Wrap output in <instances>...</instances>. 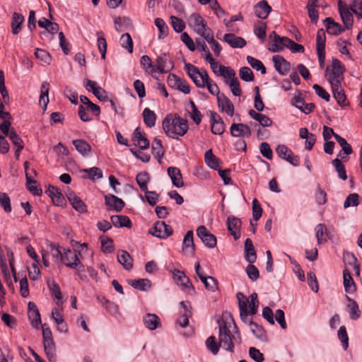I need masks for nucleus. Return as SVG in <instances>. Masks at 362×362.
Returning <instances> with one entry per match:
<instances>
[{
    "label": "nucleus",
    "mask_w": 362,
    "mask_h": 362,
    "mask_svg": "<svg viewBox=\"0 0 362 362\" xmlns=\"http://www.w3.org/2000/svg\"><path fill=\"white\" fill-rule=\"evenodd\" d=\"M151 151L156 158L160 162L161 158L165 153V149L162 145L161 140L155 138L151 146Z\"/></svg>",
    "instance_id": "e433bc0d"
},
{
    "label": "nucleus",
    "mask_w": 362,
    "mask_h": 362,
    "mask_svg": "<svg viewBox=\"0 0 362 362\" xmlns=\"http://www.w3.org/2000/svg\"><path fill=\"white\" fill-rule=\"evenodd\" d=\"M189 105L192 108V111L189 112L190 117L195 124H199L202 119V115L199 111L195 103L192 100H189Z\"/></svg>",
    "instance_id": "3c124183"
},
{
    "label": "nucleus",
    "mask_w": 362,
    "mask_h": 362,
    "mask_svg": "<svg viewBox=\"0 0 362 362\" xmlns=\"http://www.w3.org/2000/svg\"><path fill=\"white\" fill-rule=\"evenodd\" d=\"M66 196L76 211L81 214L87 212L86 205L73 191L67 192Z\"/></svg>",
    "instance_id": "9b49d317"
},
{
    "label": "nucleus",
    "mask_w": 362,
    "mask_h": 362,
    "mask_svg": "<svg viewBox=\"0 0 362 362\" xmlns=\"http://www.w3.org/2000/svg\"><path fill=\"white\" fill-rule=\"evenodd\" d=\"M281 40H273L272 46L269 47V50L272 52H279L284 49L285 47L288 48V43L284 40H290L287 37H281Z\"/></svg>",
    "instance_id": "79ce46f5"
},
{
    "label": "nucleus",
    "mask_w": 362,
    "mask_h": 362,
    "mask_svg": "<svg viewBox=\"0 0 362 362\" xmlns=\"http://www.w3.org/2000/svg\"><path fill=\"white\" fill-rule=\"evenodd\" d=\"M340 156H341V152L337 155V158L334 159L332 163L338 173L339 177L342 180H346L347 179L346 172L341 160L339 159Z\"/></svg>",
    "instance_id": "4c0bfd02"
},
{
    "label": "nucleus",
    "mask_w": 362,
    "mask_h": 362,
    "mask_svg": "<svg viewBox=\"0 0 362 362\" xmlns=\"http://www.w3.org/2000/svg\"><path fill=\"white\" fill-rule=\"evenodd\" d=\"M174 281L177 285L182 286V289H187V293L193 295L195 293V289L189 279L185 275L184 272L178 269H175L173 272Z\"/></svg>",
    "instance_id": "6e6552de"
},
{
    "label": "nucleus",
    "mask_w": 362,
    "mask_h": 362,
    "mask_svg": "<svg viewBox=\"0 0 362 362\" xmlns=\"http://www.w3.org/2000/svg\"><path fill=\"white\" fill-rule=\"evenodd\" d=\"M195 245L193 240V231L188 230L185 234L182 243V252L185 255H194Z\"/></svg>",
    "instance_id": "aec40b11"
},
{
    "label": "nucleus",
    "mask_w": 362,
    "mask_h": 362,
    "mask_svg": "<svg viewBox=\"0 0 362 362\" xmlns=\"http://www.w3.org/2000/svg\"><path fill=\"white\" fill-rule=\"evenodd\" d=\"M205 162L207 165L214 170H218L220 159L213 154L212 150H208L204 155Z\"/></svg>",
    "instance_id": "c9c22d12"
},
{
    "label": "nucleus",
    "mask_w": 362,
    "mask_h": 362,
    "mask_svg": "<svg viewBox=\"0 0 362 362\" xmlns=\"http://www.w3.org/2000/svg\"><path fill=\"white\" fill-rule=\"evenodd\" d=\"M144 122L148 127H153L155 126L156 115L153 111L149 108H145L143 111Z\"/></svg>",
    "instance_id": "c03bdc74"
},
{
    "label": "nucleus",
    "mask_w": 362,
    "mask_h": 362,
    "mask_svg": "<svg viewBox=\"0 0 362 362\" xmlns=\"http://www.w3.org/2000/svg\"><path fill=\"white\" fill-rule=\"evenodd\" d=\"M136 182L142 191H146L147 184L150 180L148 173L146 172H142L139 173L136 177Z\"/></svg>",
    "instance_id": "de8ad7c7"
},
{
    "label": "nucleus",
    "mask_w": 362,
    "mask_h": 362,
    "mask_svg": "<svg viewBox=\"0 0 362 362\" xmlns=\"http://www.w3.org/2000/svg\"><path fill=\"white\" fill-rule=\"evenodd\" d=\"M24 21V16L18 13H13L11 21L12 33L18 34L21 30V25Z\"/></svg>",
    "instance_id": "58836bf2"
},
{
    "label": "nucleus",
    "mask_w": 362,
    "mask_h": 362,
    "mask_svg": "<svg viewBox=\"0 0 362 362\" xmlns=\"http://www.w3.org/2000/svg\"><path fill=\"white\" fill-rule=\"evenodd\" d=\"M101 249L103 252L111 253L114 251L113 240L108 237H100Z\"/></svg>",
    "instance_id": "5fc2aeb1"
},
{
    "label": "nucleus",
    "mask_w": 362,
    "mask_h": 362,
    "mask_svg": "<svg viewBox=\"0 0 362 362\" xmlns=\"http://www.w3.org/2000/svg\"><path fill=\"white\" fill-rule=\"evenodd\" d=\"M76 151L83 156H87L91 152L90 145L84 139H76L73 141Z\"/></svg>",
    "instance_id": "f704fd0d"
},
{
    "label": "nucleus",
    "mask_w": 362,
    "mask_h": 362,
    "mask_svg": "<svg viewBox=\"0 0 362 362\" xmlns=\"http://www.w3.org/2000/svg\"><path fill=\"white\" fill-rule=\"evenodd\" d=\"M0 205L6 213L11 211V199L8 195L4 192H0Z\"/></svg>",
    "instance_id": "e2e57ef3"
},
{
    "label": "nucleus",
    "mask_w": 362,
    "mask_h": 362,
    "mask_svg": "<svg viewBox=\"0 0 362 362\" xmlns=\"http://www.w3.org/2000/svg\"><path fill=\"white\" fill-rule=\"evenodd\" d=\"M144 324L150 330H155L161 326L159 317L156 314L147 313L143 318Z\"/></svg>",
    "instance_id": "2f4dec72"
},
{
    "label": "nucleus",
    "mask_w": 362,
    "mask_h": 362,
    "mask_svg": "<svg viewBox=\"0 0 362 362\" xmlns=\"http://www.w3.org/2000/svg\"><path fill=\"white\" fill-rule=\"evenodd\" d=\"M334 139L341 148V151L346 155H350L353 153V149L346 140L339 135H334Z\"/></svg>",
    "instance_id": "09e8293b"
},
{
    "label": "nucleus",
    "mask_w": 362,
    "mask_h": 362,
    "mask_svg": "<svg viewBox=\"0 0 362 362\" xmlns=\"http://www.w3.org/2000/svg\"><path fill=\"white\" fill-rule=\"evenodd\" d=\"M168 174L170 177L174 186L182 187L184 186L182 176L180 170L176 167H169L168 168Z\"/></svg>",
    "instance_id": "c85d7f7f"
},
{
    "label": "nucleus",
    "mask_w": 362,
    "mask_h": 362,
    "mask_svg": "<svg viewBox=\"0 0 362 362\" xmlns=\"http://www.w3.org/2000/svg\"><path fill=\"white\" fill-rule=\"evenodd\" d=\"M226 83L229 86L232 93L235 96H240L242 93L240 85L237 77L230 81H226Z\"/></svg>",
    "instance_id": "0e129e2a"
},
{
    "label": "nucleus",
    "mask_w": 362,
    "mask_h": 362,
    "mask_svg": "<svg viewBox=\"0 0 362 362\" xmlns=\"http://www.w3.org/2000/svg\"><path fill=\"white\" fill-rule=\"evenodd\" d=\"M218 76H223L226 79V81H230L236 78L235 71L230 66H225L223 65L220 66Z\"/></svg>",
    "instance_id": "49530a36"
},
{
    "label": "nucleus",
    "mask_w": 362,
    "mask_h": 362,
    "mask_svg": "<svg viewBox=\"0 0 362 362\" xmlns=\"http://www.w3.org/2000/svg\"><path fill=\"white\" fill-rule=\"evenodd\" d=\"M141 65L143 66L145 71L153 74L156 71L155 67L152 64V61L148 55H144L141 57Z\"/></svg>",
    "instance_id": "603ef678"
},
{
    "label": "nucleus",
    "mask_w": 362,
    "mask_h": 362,
    "mask_svg": "<svg viewBox=\"0 0 362 362\" xmlns=\"http://www.w3.org/2000/svg\"><path fill=\"white\" fill-rule=\"evenodd\" d=\"M199 279L204 284L205 288L209 291L214 292L218 289V281L213 276L199 275Z\"/></svg>",
    "instance_id": "ea45409f"
},
{
    "label": "nucleus",
    "mask_w": 362,
    "mask_h": 362,
    "mask_svg": "<svg viewBox=\"0 0 362 362\" xmlns=\"http://www.w3.org/2000/svg\"><path fill=\"white\" fill-rule=\"evenodd\" d=\"M206 346L207 349L214 355L217 354L221 346L219 343L218 344L214 336L209 337L206 341Z\"/></svg>",
    "instance_id": "4d7b16f0"
},
{
    "label": "nucleus",
    "mask_w": 362,
    "mask_h": 362,
    "mask_svg": "<svg viewBox=\"0 0 362 362\" xmlns=\"http://www.w3.org/2000/svg\"><path fill=\"white\" fill-rule=\"evenodd\" d=\"M239 74L241 79L246 82L253 81L255 79L252 71L247 66L242 67Z\"/></svg>",
    "instance_id": "bf43d9fd"
},
{
    "label": "nucleus",
    "mask_w": 362,
    "mask_h": 362,
    "mask_svg": "<svg viewBox=\"0 0 362 362\" xmlns=\"http://www.w3.org/2000/svg\"><path fill=\"white\" fill-rule=\"evenodd\" d=\"M230 130L231 135L236 137H250L252 134L250 127L247 124L243 123H233Z\"/></svg>",
    "instance_id": "f3484780"
},
{
    "label": "nucleus",
    "mask_w": 362,
    "mask_h": 362,
    "mask_svg": "<svg viewBox=\"0 0 362 362\" xmlns=\"http://www.w3.org/2000/svg\"><path fill=\"white\" fill-rule=\"evenodd\" d=\"M117 261L127 270H130L133 267V258L125 250H120L117 253Z\"/></svg>",
    "instance_id": "7c9ffc66"
},
{
    "label": "nucleus",
    "mask_w": 362,
    "mask_h": 362,
    "mask_svg": "<svg viewBox=\"0 0 362 362\" xmlns=\"http://www.w3.org/2000/svg\"><path fill=\"white\" fill-rule=\"evenodd\" d=\"M155 24L159 30V38H164L168 35V27L165 22L162 18H156L155 20Z\"/></svg>",
    "instance_id": "13d9d810"
},
{
    "label": "nucleus",
    "mask_w": 362,
    "mask_h": 362,
    "mask_svg": "<svg viewBox=\"0 0 362 362\" xmlns=\"http://www.w3.org/2000/svg\"><path fill=\"white\" fill-rule=\"evenodd\" d=\"M223 40L233 48H243L246 45V41L243 37L233 33L225 34Z\"/></svg>",
    "instance_id": "bb28decb"
},
{
    "label": "nucleus",
    "mask_w": 362,
    "mask_h": 362,
    "mask_svg": "<svg viewBox=\"0 0 362 362\" xmlns=\"http://www.w3.org/2000/svg\"><path fill=\"white\" fill-rule=\"evenodd\" d=\"M324 23L325 24L327 32L329 34L338 35L344 31V28L339 23L334 22V21L330 17L326 18L324 20Z\"/></svg>",
    "instance_id": "a878e982"
},
{
    "label": "nucleus",
    "mask_w": 362,
    "mask_h": 362,
    "mask_svg": "<svg viewBox=\"0 0 362 362\" xmlns=\"http://www.w3.org/2000/svg\"><path fill=\"white\" fill-rule=\"evenodd\" d=\"M132 141L141 149H146L150 146V142L148 139L141 133L140 128L137 127L134 131L132 135Z\"/></svg>",
    "instance_id": "393cba45"
},
{
    "label": "nucleus",
    "mask_w": 362,
    "mask_h": 362,
    "mask_svg": "<svg viewBox=\"0 0 362 362\" xmlns=\"http://www.w3.org/2000/svg\"><path fill=\"white\" fill-rule=\"evenodd\" d=\"M339 339L341 341L344 349L346 350L349 346V337L346 329L344 326L339 327L337 333Z\"/></svg>",
    "instance_id": "69168bd1"
},
{
    "label": "nucleus",
    "mask_w": 362,
    "mask_h": 362,
    "mask_svg": "<svg viewBox=\"0 0 362 362\" xmlns=\"http://www.w3.org/2000/svg\"><path fill=\"white\" fill-rule=\"evenodd\" d=\"M49 84L47 81H44L41 86V94L40 97V103H43L45 105V109H46L47 105L49 103Z\"/></svg>",
    "instance_id": "8fccbe9b"
},
{
    "label": "nucleus",
    "mask_w": 362,
    "mask_h": 362,
    "mask_svg": "<svg viewBox=\"0 0 362 362\" xmlns=\"http://www.w3.org/2000/svg\"><path fill=\"white\" fill-rule=\"evenodd\" d=\"M113 226L117 228L126 227L130 228L132 222L129 218L124 215H114L110 217Z\"/></svg>",
    "instance_id": "473e14b6"
},
{
    "label": "nucleus",
    "mask_w": 362,
    "mask_h": 362,
    "mask_svg": "<svg viewBox=\"0 0 362 362\" xmlns=\"http://www.w3.org/2000/svg\"><path fill=\"white\" fill-rule=\"evenodd\" d=\"M120 41L122 47L127 49L129 53H132L133 41L131 35L128 33H126L121 36Z\"/></svg>",
    "instance_id": "6e6d98bb"
},
{
    "label": "nucleus",
    "mask_w": 362,
    "mask_h": 362,
    "mask_svg": "<svg viewBox=\"0 0 362 362\" xmlns=\"http://www.w3.org/2000/svg\"><path fill=\"white\" fill-rule=\"evenodd\" d=\"M211 132L214 134L221 135L225 132V124L221 117L215 112L210 111Z\"/></svg>",
    "instance_id": "ddd939ff"
},
{
    "label": "nucleus",
    "mask_w": 362,
    "mask_h": 362,
    "mask_svg": "<svg viewBox=\"0 0 362 362\" xmlns=\"http://www.w3.org/2000/svg\"><path fill=\"white\" fill-rule=\"evenodd\" d=\"M61 260L63 261L68 267L76 269L78 271L84 270L83 265L80 262L76 252H73L70 249L64 250Z\"/></svg>",
    "instance_id": "0eeeda50"
},
{
    "label": "nucleus",
    "mask_w": 362,
    "mask_h": 362,
    "mask_svg": "<svg viewBox=\"0 0 362 362\" xmlns=\"http://www.w3.org/2000/svg\"><path fill=\"white\" fill-rule=\"evenodd\" d=\"M42 337H43V344L45 351L46 353L48 360L51 362L55 361L56 355V346L54 342L52 334L51 329L48 325L45 323L42 325Z\"/></svg>",
    "instance_id": "20e7f679"
},
{
    "label": "nucleus",
    "mask_w": 362,
    "mask_h": 362,
    "mask_svg": "<svg viewBox=\"0 0 362 362\" xmlns=\"http://www.w3.org/2000/svg\"><path fill=\"white\" fill-rule=\"evenodd\" d=\"M197 234L206 247L213 248L216 245V238L204 226L198 227Z\"/></svg>",
    "instance_id": "9d476101"
},
{
    "label": "nucleus",
    "mask_w": 362,
    "mask_h": 362,
    "mask_svg": "<svg viewBox=\"0 0 362 362\" xmlns=\"http://www.w3.org/2000/svg\"><path fill=\"white\" fill-rule=\"evenodd\" d=\"M217 101L218 107L221 108L223 112H226L230 117L234 115V105L223 93L218 95Z\"/></svg>",
    "instance_id": "5701e85b"
},
{
    "label": "nucleus",
    "mask_w": 362,
    "mask_h": 362,
    "mask_svg": "<svg viewBox=\"0 0 362 362\" xmlns=\"http://www.w3.org/2000/svg\"><path fill=\"white\" fill-rule=\"evenodd\" d=\"M188 128L187 121L180 116L174 118L167 116L163 121V129L169 137L175 138V135L184 136Z\"/></svg>",
    "instance_id": "f257e3e1"
},
{
    "label": "nucleus",
    "mask_w": 362,
    "mask_h": 362,
    "mask_svg": "<svg viewBox=\"0 0 362 362\" xmlns=\"http://www.w3.org/2000/svg\"><path fill=\"white\" fill-rule=\"evenodd\" d=\"M170 18L171 24L175 31L181 33L185 28V22L182 19L173 16H172Z\"/></svg>",
    "instance_id": "774afa93"
},
{
    "label": "nucleus",
    "mask_w": 362,
    "mask_h": 362,
    "mask_svg": "<svg viewBox=\"0 0 362 362\" xmlns=\"http://www.w3.org/2000/svg\"><path fill=\"white\" fill-rule=\"evenodd\" d=\"M241 221L239 218L234 216H229L227 218L226 224L228 230L234 237L235 240H238L240 237Z\"/></svg>",
    "instance_id": "f8f14e48"
},
{
    "label": "nucleus",
    "mask_w": 362,
    "mask_h": 362,
    "mask_svg": "<svg viewBox=\"0 0 362 362\" xmlns=\"http://www.w3.org/2000/svg\"><path fill=\"white\" fill-rule=\"evenodd\" d=\"M185 68L188 76L198 88H203L206 87V83L212 81L206 70L200 71L197 67L187 62H185Z\"/></svg>",
    "instance_id": "7ed1b4c3"
},
{
    "label": "nucleus",
    "mask_w": 362,
    "mask_h": 362,
    "mask_svg": "<svg viewBox=\"0 0 362 362\" xmlns=\"http://www.w3.org/2000/svg\"><path fill=\"white\" fill-rule=\"evenodd\" d=\"M8 136L14 146L18 148V149H23L24 148L23 140L13 129H11L10 135Z\"/></svg>",
    "instance_id": "052dcab7"
},
{
    "label": "nucleus",
    "mask_w": 362,
    "mask_h": 362,
    "mask_svg": "<svg viewBox=\"0 0 362 362\" xmlns=\"http://www.w3.org/2000/svg\"><path fill=\"white\" fill-rule=\"evenodd\" d=\"M204 39L211 45L212 50L214 51L215 55L217 57L219 56L221 51V47L219 43L214 40L213 32L209 35H206Z\"/></svg>",
    "instance_id": "864d4df0"
},
{
    "label": "nucleus",
    "mask_w": 362,
    "mask_h": 362,
    "mask_svg": "<svg viewBox=\"0 0 362 362\" xmlns=\"http://www.w3.org/2000/svg\"><path fill=\"white\" fill-rule=\"evenodd\" d=\"M219 323V344L226 350L233 351L234 343L233 341L234 336L230 333L226 321L218 322Z\"/></svg>",
    "instance_id": "39448f33"
},
{
    "label": "nucleus",
    "mask_w": 362,
    "mask_h": 362,
    "mask_svg": "<svg viewBox=\"0 0 362 362\" xmlns=\"http://www.w3.org/2000/svg\"><path fill=\"white\" fill-rule=\"evenodd\" d=\"M173 228L167 225L164 221H157L149 233L153 235L160 238H167L173 234Z\"/></svg>",
    "instance_id": "1a4fd4ad"
},
{
    "label": "nucleus",
    "mask_w": 362,
    "mask_h": 362,
    "mask_svg": "<svg viewBox=\"0 0 362 362\" xmlns=\"http://www.w3.org/2000/svg\"><path fill=\"white\" fill-rule=\"evenodd\" d=\"M189 25L194 30L203 37L212 33L211 28L207 27L206 21L197 13H192L189 17Z\"/></svg>",
    "instance_id": "423d86ee"
},
{
    "label": "nucleus",
    "mask_w": 362,
    "mask_h": 362,
    "mask_svg": "<svg viewBox=\"0 0 362 362\" xmlns=\"http://www.w3.org/2000/svg\"><path fill=\"white\" fill-rule=\"evenodd\" d=\"M82 172L87 173L88 178L92 180H94L95 177L98 179L103 177L102 170L97 167H93L89 169H83Z\"/></svg>",
    "instance_id": "680f3d73"
},
{
    "label": "nucleus",
    "mask_w": 362,
    "mask_h": 362,
    "mask_svg": "<svg viewBox=\"0 0 362 362\" xmlns=\"http://www.w3.org/2000/svg\"><path fill=\"white\" fill-rule=\"evenodd\" d=\"M359 204V195L356 193L350 194L346 199L344 206L348 208L351 206H356Z\"/></svg>",
    "instance_id": "338daca9"
},
{
    "label": "nucleus",
    "mask_w": 362,
    "mask_h": 362,
    "mask_svg": "<svg viewBox=\"0 0 362 362\" xmlns=\"http://www.w3.org/2000/svg\"><path fill=\"white\" fill-rule=\"evenodd\" d=\"M245 259L250 264L255 262L257 254L250 238H247L245 242Z\"/></svg>",
    "instance_id": "c756f323"
},
{
    "label": "nucleus",
    "mask_w": 362,
    "mask_h": 362,
    "mask_svg": "<svg viewBox=\"0 0 362 362\" xmlns=\"http://www.w3.org/2000/svg\"><path fill=\"white\" fill-rule=\"evenodd\" d=\"M129 284L135 289L147 291L151 286L150 280L147 279H139L129 281Z\"/></svg>",
    "instance_id": "37998d69"
},
{
    "label": "nucleus",
    "mask_w": 362,
    "mask_h": 362,
    "mask_svg": "<svg viewBox=\"0 0 362 362\" xmlns=\"http://www.w3.org/2000/svg\"><path fill=\"white\" fill-rule=\"evenodd\" d=\"M343 279L345 291L349 293H354L356 289V285L350 272L346 269L343 272Z\"/></svg>",
    "instance_id": "72a5a7b5"
},
{
    "label": "nucleus",
    "mask_w": 362,
    "mask_h": 362,
    "mask_svg": "<svg viewBox=\"0 0 362 362\" xmlns=\"http://www.w3.org/2000/svg\"><path fill=\"white\" fill-rule=\"evenodd\" d=\"M105 205L108 207L107 211L115 210L119 212L124 208L125 204L123 200L114 194H107L105 197Z\"/></svg>",
    "instance_id": "4468645a"
},
{
    "label": "nucleus",
    "mask_w": 362,
    "mask_h": 362,
    "mask_svg": "<svg viewBox=\"0 0 362 362\" xmlns=\"http://www.w3.org/2000/svg\"><path fill=\"white\" fill-rule=\"evenodd\" d=\"M272 7L266 0L259 1L255 6V15L261 19H266L272 12Z\"/></svg>",
    "instance_id": "4be33fe9"
},
{
    "label": "nucleus",
    "mask_w": 362,
    "mask_h": 362,
    "mask_svg": "<svg viewBox=\"0 0 362 362\" xmlns=\"http://www.w3.org/2000/svg\"><path fill=\"white\" fill-rule=\"evenodd\" d=\"M237 298L238 300V305L240 309V317L243 322H246V319L249 315V310L247 309V304L249 303V298L247 297L240 292L237 293Z\"/></svg>",
    "instance_id": "412c9836"
},
{
    "label": "nucleus",
    "mask_w": 362,
    "mask_h": 362,
    "mask_svg": "<svg viewBox=\"0 0 362 362\" xmlns=\"http://www.w3.org/2000/svg\"><path fill=\"white\" fill-rule=\"evenodd\" d=\"M85 86L87 88L90 87L92 90L93 93L101 101H106L108 100L107 92L100 86H98L95 81L90 79H86Z\"/></svg>",
    "instance_id": "a211bd4d"
},
{
    "label": "nucleus",
    "mask_w": 362,
    "mask_h": 362,
    "mask_svg": "<svg viewBox=\"0 0 362 362\" xmlns=\"http://www.w3.org/2000/svg\"><path fill=\"white\" fill-rule=\"evenodd\" d=\"M156 69L160 73H168L174 67V63L172 60H167L163 57L159 56L156 60Z\"/></svg>",
    "instance_id": "cd10ccee"
},
{
    "label": "nucleus",
    "mask_w": 362,
    "mask_h": 362,
    "mask_svg": "<svg viewBox=\"0 0 362 362\" xmlns=\"http://www.w3.org/2000/svg\"><path fill=\"white\" fill-rule=\"evenodd\" d=\"M342 4L343 1L341 0L338 1L339 11L346 28L350 29L354 23L353 16L349 11L348 7L346 6H342Z\"/></svg>",
    "instance_id": "dca6fc26"
},
{
    "label": "nucleus",
    "mask_w": 362,
    "mask_h": 362,
    "mask_svg": "<svg viewBox=\"0 0 362 362\" xmlns=\"http://www.w3.org/2000/svg\"><path fill=\"white\" fill-rule=\"evenodd\" d=\"M349 301L348 308L350 309V317L351 320H357L361 315V311L356 300L346 296Z\"/></svg>",
    "instance_id": "a18cd8bd"
},
{
    "label": "nucleus",
    "mask_w": 362,
    "mask_h": 362,
    "mask_svg": "<svg viewBox=\"0 0 362 362\" xmlns=\"http://www.w3.org/2000/svg\"><path fill=\"white\" fill-rule=\"evenodd\" d=\"M276 70L281 74H286L291 69V64L284 57L281 55H274L272 57Z\"/></svg>",
    "instance_id": "6ab92c4d"
},
{
    "label": "nucleus",
    "mask_w": 362,
    "mask_h": 362,
    "mask_svg": "<svg viewBox=\"0 0 362 362\" xmlns=\"http://www.w3.org/2000/svg\"><path fill=\"white\" fill-rule=\"evenodd\" d=\"M45 193L52 199L56 206H62L66 204V199L58 188L49 185Z\"/></svg>",
    "instance_id": "2eb2a0df"
},
{
    "label": "nucleus",
    "mask_w": 362,
    "mask_h": 362,
    "mask_svg": "<svg viewBox=\"0 0 362 362\" xmlns=\"http://www.w3.org/2000/svg\"><path fill=\"white\" fill-rule=\"evenodd\" d=\"M293 104L305 114L310 113L315 107L314 103H306L300 94L294 96Z\"/></svg>",
    "instance_id": "b1692460"
},
{
    "label": "nucleus",
    "mask_w": 362,
    "mask_h": 362,
    "mask_svg": "<svg viewBox=\"0 0 362 362\" xmlns=\"http://www.w3.org/2000/svg\"><path fill=\"white\" fill-rule=\"evenodd\" d=\"M346 69L344 65L337 59L333 58L332 65L328 66L325 70V76L331 85V88L341 87L344 80V73Z\"/></svg>",
    "instance_id": "f03ea898"
},
{
    "label": "nucleus",
    "mask_w": 362,
    "mask_h": 362,
    "mask_svg": "<svg viewBox=\"0 0 362 362\" xmlns=\"http://www.w3.org/2000/svg\"><path fill=\"white\" fill-rule=\"evenodd\" d=\"M332 90L334 98L341 107H344L348 105L346 103V97L344 91L341 89V86L332 88Z\"/></svg>",
    "instance_id": "a19ab883"
}]
</instances>
